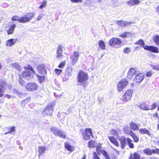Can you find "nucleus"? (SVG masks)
Segmentation results:
<instances>
[{
  "label": "nucleus",
  "instance_id": "nucleus-1",
  "mask_svg": "<svg viewBox=\"0 0 159 159\" xmlns=\"http://www.w3.org/2000/svg\"><path fill=\"white\" fill-rule=\"evenodd\" d=\"M119 140L120 144V147L123 149H124L126 145V141L129 148H134V145L133 143L132 140L129 137L126 138L124 136H122L120 138Z\"/></svg>",
  "mask_w": 159,
  "mask_h": 159
},
{
  "label": "nucleus",
  "instance_id": "nucleus-2",
  "mask_svg": "<svg viewBox=\"0 0 159 159\" xmlns=\"http://www.w3.org/2000/svg\"><path fill=\"white\" fill-rule=\"evenodd\" d=\"M122 41L121 39L116 37H112L108 41V44L111 47H118L121 45Z\"/></svg>",
  "mask_w": 159,
  "mask_h": 159
},
{
  "label": "nucleus",
  "instance_id": "nucleus-3",
  "mask_svg": "<svg viewBox=\"0 0 159 159\" xmlns=\"http://www.w3.org/2000/svg\"><path fill=\"white\" fill-rule=\"evenodd\" d=\"M25 88L28 91L33 92L38 89V85L34 82H29L25 85Z\"/></svg>",
  "mask_w": 159,
  "mask_h": 159
},
{
  "label": "nucleus",
  "instance_id": "nucleus-4",
  "mask_svg": "<svg viewBox=\"0 0 159 159\" xmlns=\"http://www.w3.org/2000/svg\"><path fill=\"white\" fill-rule=\"evenodd\" d=\"M34 16V14L33 13H28L26 15H24L23 16L20 17L19 22L24 23L29 22L31 20Z\"/></svg>",
  "mask_w": 159,
  "mask_h": 159
},
{
  "label": "nucleus",
  "instance_id": "nucleus-5",
  "mask_svg": "<svg viewBox=\"0 0 159 159\" xmlns=\"http://www.w3.org/2000/svg\"><path fill=\"white\" fill-rule=\"evenodd\" d=\"M128 82L125 79H121L118 83L117 87L118 91L120 92L128 85Z\"/></svg>",
  "mask_w": 159,
  "mask_h": 159
},
{
  "label": "nucleus",
  "instance_id": "nucleus-6",
  "mask_svg": "<svg viewBox=\"0 0 159 159\" xmlns=\"http://www.w3.org/2000/svg\"><path fill=\"white\" fill-rule=\"evenodd\" d=\"M133 93V90L131 89H127L126 91H125L123 95V101L126 102L130 100L131 98Z\"/></svg>",
  "mask_w": 159,
  "mask_h": 159
},
{
  "label": "nucleus",
  "instance_id": "nucleus-7",
  "mask_svg": "<svg viewBox=\"0 0 159 159\" xmlns=\"http://www.w3.org/2000/svg\"><path fill=\"white\" fill-rule=\"evenodd\" d=\"M54 109L53 104L48 105L43 111V115L44 116L47 115H51L53 112Z\"/></svg>",
  "mask_w": 159,
  "mask_h": 159
},
{
  "label": "nucleus",
  "instance_id": "nucleus-8",
  "mask_svg": "<svg viewBox=\"0 0 159 159\" xmlns=\"http://www.w3.org/2000/svg\"><path fill=\"white\" fill-rule=\"evenodd\" d=\"M51 132L56 136H58L62 138H65L66 135L65 134L61 131L58 128L56 127H52L51 129Z\"/></svg>",
  "mask_w": 159,
  "mask_h": 159
},
{
  "label": "nucleus",
  "instance_id": "nucleus-9",
  "mask_svg": "<svg viewBox=\"0 0 159 159\" xmlns=\"http://www.w3.org/2000/svg\"><path fill=\"white\" fill-rule=\"evenodd\" d=\"M82 135L84 139L85 140L89 139L90 135L93 137L92 130L91 128L85 129L84 132L82 133Z\"/></svg>",
  "mask_w": 159,
  "mask_h": 159
},
{
  "label": "nucleus",
  "instance_id": "nucleus-10",
  "mask_svg": "<svg viewBox=\"0 0 159 159\" xmlns=\"http://www.w3.org/2000/svg\"><path fill=\"white\" fill-rule=\"evenodd\" d=\"M144 75L143 73H139L135 75L133 79L135 84H139L144 80Z\"/></svg>",
  "mask_w": 159,
  "mask_h": 159
},
{
  "label": "nucleus",
  "instance_id": "nucleus-11",
  "mask_svg": "<svg viewBox=\"0 0 159 159\" xmlns=\"http://www.w3.org/2000/svg\"><path fill=\"white\" fill-rule=\"evenodd\" d=\"M21 76L27 80H30L33 78V73L28 70H25L22 73Z\"/></svg>",
  "mask_w": 159,
  "mask_h": 159
},
{
  "label": "nucleus",
  "instance_id": "nucleus-12",
  "mask_svg": "<svg viewBox=\"0 0 159 159\" xmlns=\"http://www.w3.org/2000/svg\"><path fill=\"white\" fill-rule=\"evenodd\" d=\"M72 68L71 66H68L66 69L65 75V77L63 78L64 81L68 80L69 77L72 75Z\"/></svg>",
  "mask_w": 159,
  "mask_h": 159
},
{
  "label": "nucleus",
  "instance_id": "nucleus-13",
  "mask_svg": "<svg viewBox=\"0 0 159 159\" xmlns=\"http://www.w3.org/2000/svg\"><path fill=\"white\" fill-rule=\"evenodd\" d=\"M79 56V52L76 51H74L70 57V60L71 61L72 64L74 65L78 60Z\"/></svg>",
  "mask_w": 159,
  "mask_h": 159
},
{
  "label": "nucleus",
  "instance_id": "nucleus-14",
  "mask_svg": "<svg viewBox=\"0 0 159 159\" xmlns=\"http://www.w3.org/2000/svg\"><path fill=\"white\" fill-rule=\"evenodd\" d=\"M88 79V75L85 73L80 71V82L83 83L84 85Z\"/></svg>",
  "mask_w": 159,
  "mask_h": 159
},
{
  "label": "nucleus",
  "instance_id": "nucleus-15",
  "mask_svg": "<svg viewBox=\"0 0 159 159\" xmlns=\"http://www.w3.org/2000/svg\"><path fill=\"white\" fill-rule=\"evenodd\" d=\"M144 49L155 53H157L158 52V48L153 46L146 45L144 47Z\"/></svg>",
  "mask_w": 159,
  "mask_h": 159
},
{
  "label": "nucleus",
  "instance_id": "nucleus-16",
  "mask_svg": "<svg viewBox=\"0 0 159 159\" xmlns=\"http://www.w3.org/2000/svg\"><path fill=\"white\" fill-rule=\"evenodd\" d=\"M6 84L4 81L2 79H0V97L3 95L2 93H3L5 90Z\"/></svg>",
  "mask_w": 159,
  "mask_h": 159
},
{
  "label": "nucleus",
  "instance_id": "nucleus-17",
  "mask_svg": "<svg viewBox=\"0 0 159 159\" xmlns=\"http://www.w3.org/2000/svg\"><path fill=\"white\" fill-rule=\"evenodd\" d=\"M62 46L61 45H58L57 49L56 57L58 59H62L63 57L62 54Z\"/></svg>",
  "mask_w": 159,
  "mask_h": 159
},
{
  "label": "nucleus",
  "instance_id": "nucleus-18",
  "mask_svg": "<svg viewBox=\"0 0 159 159\" xmlns=\"http://www.w3.org/2000/svg\"><path fill=\"white\" fill-rule=\"evenodd\" d=\"M116 23L120 26H121L122 27H123L131 24L132 23L131 22H127L125 21L119 20H117L116 21Z\"/></svg>",
  "mask_w": 159,
  "mask_h": 159
},
{
  "label": "nucleus",
  "instance_id": "nucleus-19",
  "mask_svg": "<svg viewBox=\"0 0 159 159\" xmlns=\"http://www.w3.org/2000/svg\"><path fill=\"white\" fill-rule=\"evenodd\" d=\"M38 72L42 74H45L46 73V69L43 64H41L39 65L37 67Z\"/></svg>",
  "mask_w": 159,
  "mask_h": 159
},
{
  "label": "nucleus",
  "instance_id": "nucleus-20",
  "mask_svg": "<svg viewBox=\"0 0 159 159\" xmlns=\"http://www.w3.org/2000/svg\"><path fill=\"white\" fill-rule=\"evenodd\" d=\"M128 134L132 137L134 142L137 143L139 141V136H138L136 134H135L132 130L129 131Z\"/></svg>",
  "mask_w": 159,
  "mask_h": 159
},
{
  "label": "nucleus",
  "instance_id": "nucleus-21",
  "mask_svg": "<svg viewBox=\"0 0 159 159\" xmlns=\"http://www.w3.org/2000/svg\"><path fill=\"white\" fill-rule=\"evenodd\" d=\"M135 72L136 70L134 68H130L127 73V78L130 79H132Z\"/></svg>",
  "mask_w": 159,
  "mask_h": 159
},
{
  "label": "nucleus",
  "instance_id": "nucleus-22",
  "mask_svg": "<svg viewBox=\"0 0 159 159\" xmlns=\"http://www.w3.org/2000/svg\"><path fill=\"white\" fill-rule=\"evenodd\" d=\"M108 138L111 142L113 143L115 146L117 147L119 146L118 141L113 136H109Z\"/></svg>",
  "mask_w": 159,
  "mask_h": 159
},
{
  "label": "nucleus",
  "instance_id": "nucleus-23",
  "mask_svg": "<svg viewBox=\"0 0 159 159\" xmlns=\"http://www.w3.org/2000/svg\"><path fill=\"white\" fill-rule=\"evenodd\" d=\"M129 125L130 129L134 131L138 130L139 129L138 125L133 121L130 122Z\"/></svg>",
  "mask_w": 159,
  "mask_h": 159
},
{
  "label": "nucleus",
  "instance_id": "nucleus-24",
  "mask_svg": "<svg viewBox=\"0 0 159 159\" xmlns=\"http://www.w3.org/2000/svg\"><path fill=\"white\" fill-rule=\"evenodd\" d=\"M140 0H129L127 2V4L129 6H132L139 4L140 3Z\"/></svg>",
  "mask_w": 159,
  "mask_h": 159
},
{
  "label": "nucleus",
  "instance_id": "nucleus-25",
  "mask_svg": "<svg viewBox=\"0 0 159 159\" xmlns=\"http://www.w3.org/2000/svg\"><path fill=\"white\" fill-rule=\"evenodd\" d=\"M138 130L140 134H147L149 136L151 135L149 131L146 128L139 129Z\"/></svg>",
  "mask_w": 159,
  "mask_h": 159
},
{
  "label": "nucleus",
  "instance_id": "nucleus-26",
  "mask_svg": "<svg viewBox=\"0 0 159 159\" xmlns=\"http://www.w3.org/2000/svg\"><path fill=\"white\" fill-rule=\"evenodd\" d=\"M102 144L99 143L97 145L95 146L96 150V153L99 155H100V153H101V151L102 150Z\"/></svg>",
  "mask_w": 159,
  "mask_h": 159
},
{
  "label": "nucleus",
  "instance_id": "nucleus-27",
  "mask_svg": "<svg viewBox=\"0 0 159 159\" xmlns=\"http://www.w3.org/2000/svg\"><path fill=\"white\" fill-rule=\"evenodd\" d=\"M17 40V39H9L6 41V45L7 46L11 47L13 45Z\"/></svg>",
  "mask_w": 159,
  "mask_h": 159
},
{
  "label": "nucleus",
  "instance_id": "nucleus-28",
  "mask_svg": "<svg viewBox=\"0 0 159 159\" xmlns=\"http://www.w3.org/2000/svg\"><path fill=\"white\" fill-rule=\"evenodd\" d=\"M96 142L93 140H90L88 142V147L90 148H94L96 144Z\"/></svg>",
  "mask_w": 159,
  "mask_h": 159
},
{
  "label": "nucleus",
  "instance_id": "nucleus-29",
  "mask_svg": "<svg viewBox=\"0 0 159 159\" xmlns=\"http://www.w3.org/2000/svg\"><path fill=\"white\" fill-rule=\"evenodd\" d=\"M98 45L99 48L102 50H104L106 48V45L104 41L100 40L98 42Z\"/></svg>",
  "mask_w": 159,
  "mask_h": 159
},
{
  "label": "nucleus",
  "instance_id": "nucleus-30",
  "mask_svg": "<svg viewBox=\"0 0 159 159\" xmlns=\"http://www.w3.org/2000/svg\"><path fill=\"white\" fill-rule=\"evenodd\" d=\"M64 146L65 148L68 151L72 152L74 150V148L68 143H65Z\"/></svg>",
  "mask_w": 159,
  "mask_h": 159
},
{
  "label": "nucleus",
  "instance_id": "nucleus-31",
  "mask_svg": "<svg viewBox=\"0 0 159 159\" xmlns=\"http://www.w3.org/2000/svg\"><path fill=\"white\" fill-rule=\"evenodd\" d=\"M141 109L144 110H149V105H147L144 102L141 103L140 105Z\"/></svg>",
  "mask_w": 159,
  "mask_h": 159
},
{
  "label": "nucleus",
  "instance_id": "nucleus-32",
  "mask_svg": "<svg viewBox=\"0 0 159 159\" xmlns=\"http://www.w3.org/2000/svg\"><path fill=\"white\" fill-rule=\"evenodd\" d=\"M46 150V148L45 147H42L39 146V156L44 153Z\"/></svg>",
  "mask_w": 159,
  "mask_h": 159
},
{
  "label": "nucleus",
  "instance_id": "nucleus-33",
  "mask_svg": "<svg viewBox=\"0 0 159 159\" xmlns=\"http://www.w3.org/2000/svg\"><path fill=\"white\" fill-rule=\"evenodd\" d=\"M16 27V25L13 24L11 25L9 29L7 30V32L8 34H12L14 30V29Z\"/></svg>",
  "mask_w": 159,
  "mask_h": 159
},
{
  "label": "nucleus",
  "instance_id": "nucleus-34",
  "mask_svg": "<svg viewBox=\"0 0 159 159\" xmlns=\"http://www.w3.org/2000/svg\"><path fill=\"white\" fill-rule=\"evenodd\" d=\"M135 44L139 45L144 48L145 47V43L143 40L142 39H140L135 43Z\"/></svg>",
  "mask_w": 159,
  "mask_h": 159
},
{
  "label": "nucleus",
  "instance_id": "nucleus-35",
  "mask_svg": "<svg viewBox=\"0 0 159 159\" xmlns=\"http://www.w3.org/2000/svg\"><path fill=\"white\" fill-rule=\"evenodd\" d=\"M152 39L157 45L159 43V35H156L153 37Z\"/></svg>",
  "mask_w": 159,
  "mask_h": 159
},
{
  "label": "nucleus",
  "instance_id": "nucleus-36",
  "mask_svg": "<svg viewBox=\"0 0 159 159\" xmlns=\"http://www.w3.org/2000/svg\"><path fill=\"white\" fill-rule=\"evenodd\" d=\"M101 153L102 154L106 159H110L108 154L105 150H102L101 151Z\"/></svg>",
  "mask_w": 159,
  "mask_h": 159
},
{
  "label": "nucleus",
  "instance_id": "nucleus-37",
  "mask_svg": "<svg viewBox=\"0 0 159 159\" xmlns=\"http://www.w3.org/2000/svg\"><path fill=\"white\" fill-rule=\"evenodd\" d=\"M143 152L144 153L147 155H151V149L149 148H145L143 150Z\"/></svg>",
  "mask_w": 159,
  "mask_h": 159
},
{
  "label": "nucleus",
  "instance_id": "nucleus-38",
  "mask_svg": "<svg viewBox=\"0 0 159 159\" xmlns=\"http://www.w3.org/2000/svg\"><path fill=\"white\" fill-rule=\"evenodd\" d=\"M38 77V79L40 83H42L45 80V77L44 76H40L38 74H36Z\"/></svg>",
  "mask_w": 159,
  "mask_h": 159
},
{
  "label": "nucleus",
  "instance_id": "nucleus-39",
  "mask_svg": "<svg viewBox=\"0 0 159 159\" xmlns=\"http://www.w3.org/2000/svg\"><path fill=\"white\" fill-rule=\"evenodd\" d=\"M11 66L18 70L19 71L20 70V66L18 64L16 63H11L10 65Z\"/></svg>",
  "mask_w": 159,
  "mask_h": 159
},
{
  "label": "nucleus",
  "instance_id": "nucleus-40",
  "mask_svg": "<svg viewBox=\"0 0 159 159\" xmlns=\"http://www.w3.org/2000/svg\"><path fill=\"white\" fill-rule=\"evenodd\" d=\"M133 159H141L140 155L136 152H134L133 154Z\"/></svg>",
  "mask_w": 159,
  "mask_h": 159
},
{
  "label": "nucleus",
  "instance_id": "nucleus-41",
  "mask_svg": "<svg viewBox=\"0 0 159 159\" xmlns=\"http://www.w3.org/2000/svg\"><path fill=\"white\" fill-rule=\"evenodd\" d=\"M130 32H125L123 34H120L119 36L122 38H125L127 37L128 35H130Z\"/></svg>",
  "mask_w": 159,
  "mask_h": 159
},
{
  "label": "nucleus",
  "instance_id": "nucleus-42",
  "mask_svg": "<svg viewBox=\"0 0 159 159\" xmlns=\"http://www.w3.org/2000/svg\"><path fill=\"white\" fill-rule=\"evenodd\" d=\"M24 68L25 70H27V69L29 70L31 72L33 73V74H34L35 73V71L34 70L33 68L31 66L29 65L27 66H25Z\"/></svg>",
  "mask_w": 159,
  "mask_h": 159
},
{
  "label": "nucleus",
  "instance_id": "nucleus-43",
  "mask_svg": "<svg viewBox=\"0 0 159 159\" xmlns=\"http://www.w3.org/2000/svg\"><path fill=\"white\" fill-rule=\"evenodd\" d=\"M96 152H93V159H101L98 155Z\"/></svg>",
  "mask_w": 159,
  "mask_h": 159
},
{
  "label": "nucleus",
  "instance_id": "nucleus-44",
  "mask_svg": "<svg viewBox=\"0 0 159 159\" xmlns=\"http://www.w3.org/2000/svg\"><path fill=\"white\" fill-rule=\"evenodd\" d=\"M157 104L156 102H154L151 105V107H149V110H152L155 108L157 107Z\"/></svg>",
  "mask_w": 159,
  "mask_h": 159
},
{
  "label": "nucleus",
  "instance_id": "nucleus-45",
  "mask_svg": "<svg viewBox=\"0 0 159 159\" xmlns=\"http://www.w3.org/2000/svg\"><path fill=\"white\" fill-rule=\"evenodd\" d=\"M151 151L152 152L151 155L153 154H159V148H156L155 150H151Z\"/></svg>",
  "mask_w": 159,
  "mask_h": 159
},
{
  "label": "nucleus",
  "instance_id": "nucleus-46",
  "mask_svg": "<svg viewBox=\"0 0 159 159\" xmlns=\"http://www.w3.org/2000/svg\"><path fill=\"white\" fill-rule=\"evenodd\" d=\"M131 51L130 49L128 47H126L124 48L123 52L124 53L127 54Z\"/></svg>",
  "mask_w": 159,
  "mask_h": 159
},
{
  "label": "nucleus",
  "instance_id": "nucleus-47",
  "mask_svg": "<svg viewBox=\"0 0 159 159\" xmlns=\"http://www.w3.org/2000/svg\"><path fill=\"white\" fill-rule=\"evenodd\" d=\"M153 74V73L152 72V71H147L146 74V77H151Z\"/></svg>",
  "mask_w": 159,
  "mask_h": 159
},
{
  "label": "nucleus",
  "instance_id": "nucleus-48",
  "mask_svg": "<svg viewBox=\"0 0 159 159\" xmlns=\"http://www.w3.org/2000/svg\"><path fill=\"white\" fill-rule=\"evenodd\" d=\"M15 126H13L12 127H11L10 129H9V132L6 133H5V134H7L8 133H12L13 131H14L15 130Z\"/></svg>",
  "mask_w": 159,
  "mask_h": 159
},
{
  "label": "nucleus",
  "instance_id": "nucleus-49",
  "mask_svg": "<svg viewBox=\"0 0 159 159\" xmlns=\"http://www.w3.org/2000/svg\"><path fill=\"white\" fill-rule=\"evenodd\" d=\"M47 4V2L46 1L43 0L42 3L41 4V5L39 6V8L40 9H42L43 7H44L46 6V5Z\"/></svg>",
  "mask_w": 159,
  "mask_h": 159
},
{
  "label": "nucleus",
  "instance_id": "nucleus-50",
  "mask_svg": "<svg viewBox=\"0 0 159 159\" xmlns=\"http://www.w3.org/2000/svg\"><path fill=\"white\" fill-rule=\"evenodd\" d=\"M20 19V17H19L18 16H15L12 17L11 20H17L19 22Z\"/></svg>",
  "mask_w": 159,
  "mask_h": 159
},
{
  "label": "nucleus",
  "instance_id": "nucleus-51",
  "mask_svg": "<svg viewBox=\"0 0 159 159\" xmlns=\"http://www.w3.org/2000/svg\"><path fill=\"white\" fill-rule=\"evenodd\" d=\"M65 61H62L61 62L58 66V67L59 68H62L64 67L65 65Z\"/></svg>",
  "mask_w": 159,
  "mask_h": 159
},
{
  "label": "nucleus",
  "instance_id": "nucleus-52",
  "mask_svg": "<svg viewBox=\"0 0 159 159\" xmlns=\"http://www.w3.org/2000/svg\"><path fill=\"white\" fill-rule=\"evenodd\" d=\"M30 98H27L26 99L23 100L21 102V103L23 104V103H24L25 104H26L30 100Z\"/></svg>",
  "mask_w": 159,
  "mask_h": 159
},
{
  "label": "nucleus",
  "instance_id": "nucleus-53",
  "mask_svg": "<svg viewBox=\"0 0 159 159\" xmlns=\"http://www.w3.org/2000/svg\"><path fill=\"white\" fill-rule=\"evenodd\" d=\"M19 83L20 84L23 86H25V85H26V84H25V82L22 79H20L19 80Z\"/></svg>",
  "mask_w": 159,
  "mask_h": 159
},
{
  "label": "nucleus",
  "instance_id": "nucleus-54",
  "mask_svg": "<svg viewBox=\"0 0 159 159\" xmlns=\"http://www.w3.org/2000/svg\"><path fill=\"white\" fill-rule=\"evenodd\" d=\"M62 70L59 69H55V71L56 74L58 75H59L62 72Z\"/></svg>",
  "mask_w": 159,
  "mask_h": 159
},
{
  "label": "nucleus",
  "instance_id": "nucleus-55",
  "mask_svg": "<svg viewBox=\"0 0 159 159\" xmlns=\"http://www.w3.org/2000/svg\"><path fill=\"white\" fill-rule=\"evenodd\" d=\"M128 128L129 127L128 126H125L123 128V130L124 131L126 132V131L128 130Z\"/></svg>",
  "mask_w": 159,
  "mask_h": 159
},
{
  "label": "nucleus",
  "instance_id": "nucleus-56",
  "mask_svg": "<svg viewBox=\"0 0 159 159\" xmlns=\"http://www.w3.org/2000/svg\"><path fill=\"white\" fill-rule=\"evenodd\" d=\"M113 149L117 155H118L120 154V152L119 151H118L117 150L114 148H113Z\"/></svg>",
  "mask_w": 159,
  "mask_h": 159
},
{
  "label": "nucleus",
  "instance_id": "nucleus-57",
  "mask_svg": "<svg viewBox=\"0 0 159 159\" xmlns=\"http://www.w3.org/2000/svg\"><path fill=\"white\" fill-rule=\"evenodd\" d=\"M77 79H78V83L77 85H79V82H80V71L79 72L78 74L77 75Z\"/></svg>",
  "mask_w": 159,
  "mask_h": 159
},
{
  "label": "nucleus",
  "instance_id": "nucleus-58",
  "mask_svg": "<svg viewBox=\"0 0 159 159\" xmlns=\"http://www.w3.org/2000/svg\"><path fill=\"white\" fill-rule=\"evenodd\" d=\"M42 17L41 15H39L37 18V20L38 21L40 20L42 18Z\"/></svg>",
  "mask_w": 159,
  "mask_h": 159
},
{
  "label": "nucleus",
  "instance_id": "nucleus-59",
  "mask_svg": "<svg viewBox=\"0 0 159 159\" xmlns=\"http://www.w3.org/2000/svg\"><path fill=\"white\" fill-rule=\"evenodd\" d=\"M153 116L156 118H158L159 117L158 115V114L157 112L154 113L153 114Z\"/></svg>",
  "mask_w": 159,
  "mask_h": 159
},
{
  "label": "nucleus",
  "instance_id": "nucleus-60",
  "mask_svg": "<svg viewBox=\"0 0 159 159\" xmlns=\"http://www.w3.org/2000/svg\"><path fill=\"white\" fill-rule=\"evenodd\" d=\"M117 155H115L114 153H113L111 154V156L112 158H115L117 157Z\"/></svg>",
  "mask_w": 159,
  "mask_h": 159
},
{
  "label": "nucleus",
  "instance_id": "nucleus-61",
  "mask_svg": "<svg viewBox=\"0 0 159 159\" xmlns=\"http://www.w3.org/2000/svg\"><path fill=\"white\" fill-rule=\"evenodd\" d=\"M156 11L159 15V5L156 8Z\"/></svg>",
  "mask_w": 159,
  "mask_h": 159
},
{
  "label": "nucleus",
  "instance_id": "nucleus-62",
  "mask_svg": "<svg viewBox=\"0 0 159 159\" xmlns=\"http://www.w3.org/2000/svg\"><path fill=\"white\" fill-rule=\"evenodd\" d=\"M70 1L74 2H80V0H70Z\"/></svg>",
  "mask_w": 159,
  "mask_h": 159
},
{
  "label": "nucleus",
  "instance_id": "nucleus-63",
  "mask_svg": "<svg viewBox=\"0 0 159 159\" xmlns=\"http://www.w3.org/2000/svg\"><path fill=\"white\" fill-rule=\"evenodd\" d=\"M132 156H133L132 154H131L130 156H129V159H133L132 157Z\"/></svg>",
  "mask_w": 159,
  "mask_h": 159
},
{
  "label": "nucleus",
  "instance_id": "nucleus-64",
  "mask_svg": "<svg viewBox=\"0 0 159 159\" xmlns=\"http://www.w3.org/2000/svg\"><path fill=\"white\" fill-rule=\"evenodd\" d=\"M86 156L85 155H84L81 159H86Z\"/></svg>",
  "mask_w": 159,
  "mask_h": 159
}]
</instances>
